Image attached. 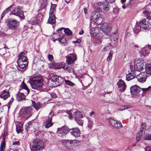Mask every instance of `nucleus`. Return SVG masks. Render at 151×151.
I'll use <instances>...</instances> for the list:
<instances>
[{
    "label": "nucleus",
    "instance_id": "obj_1",
    "mask_svg": "<svg viewBox=\"0 0 151 151\" xmlns=\"http://www.w3.org/2000/svg\"><path fill=\"white\" fill-rule=\"evenodd\" d=\"M29 82L32 88L34 89H38L43 85L42 80L39 76H35L30 78Z\"/></svg>",
    "mask_w": 151,
    "mask_h": 151
},
{
    "label": "nucleus",
    "instance_id": "obj_2",
    "mask_svg": "<svg viewBox=\"0 0 151 151\" xmlns=\"http://www.w3.org/2000/svg\"><path fill=\"white\" fill-rule=\"evenodd\" d=\"M64 79L58 75L52 76L48 81L49 86L51 87H55L63 83Z\"/></svg>",
    "mask_w": 151,
    "mask_h": 151
},
{
    "label": "nucleus",
    "instance_id": "obj_3",
    "mask_svg": "<svg viewBox=\"0 0 151 151\" xmlns=\"http://www.w3.org/2000/svg\"><path fill=\"white\" fill-rule=\"evenodd\" d=\"M24 53L22 52L18 55V59L17 63L18 66L21 68L23 69L25 68L27 65V58L24 55Z\"/></svg>",
    "mask_w": 151,
    "mask_h": 151
},
{
    "label": "nucleus",
    "instance_id": "obj_4",
    "mask_svg": "<svg viewBox=\"0 0 151 151\" xmlns=\"http://www.w3.org/2000/svg\"><path fill=\"white\" fill-rule=\"evenodd\" d=\"M44 144L41 139H36L33 141L32 148L35 151L42 150L44 148Z\"/></svg>",
    "mask_w": 151,
    "mask_h": 151
},
{
    "label": "nucleus",
    "instance_id": "obj_5",
    "mask_svg": "<svg viewBox=\"0 0 151 151\" xmlns=\"http://www.w3.org/2000/svg\"><path fill=\"white\" fill-rule=\"evenodd\" d=\"M56 6L55 4H52L49 13V18L47 23L50 24H54L56 22V17L55 15V9Z\"/></svg>",
    "mask_w": 151,
    "mask_h": 151
},
{
    "label": "nucleus",
    "instance_id": "obj_6",
    "mask_svg": "<svg viewBox=\"0 0 151 151\" xmlns=\"http://www.w3.org/2000/svg\"><path fill=\"white\" fill-rule=\"evenodd\" d=\"M91 18L96 24L99 25L101 24L104 20L102 15L96 11H94L91 13Z\"/></svg>",
    "mask_w": 151,
    "mask_h": 151
},
{
    "label": "nucleus",
    "instance_id": "obj_7",
    "mask_svg": "<svg viewBox=\"0 0 151 151\" xmlns=\"http://www.w3.org/2000/svg\"><path fill=\"white\" fill-rule=\"evenodd\" d=\"M96 6L98 10L101 12L106 13L110 9V5L104 1L98 2Z\"/></svg>",
    "mask_w": 151,
    "mask_h": 151
},
{
    "label": "nucleus",
    "instance_id": "obj_8",
    "mask_svg": "<svg viewBox=\"0 0 151 151\" xmlns=\"http://www.w3.org/2000/svg\"><path fill=\"white\" fill-rule=\"evenodd\" d=\"M32 109L31 106L24 107L20 110V113L23 117L28 119L32 115Z\"/></svg>",
    "mask_w": 151,
    "mask_h": 151
},
{
    "label": "nucleus",
    "instance_id": "obj_9",
    "mask_svg": "<svg viewBox=\"0 0 151 151\" xmlns=\"http://www.w3.org/2000/svg\"><path fill=\"white\" fill-rule=\"evenodd\" d=\"M145 63L143 60L138 59L135 61L134 67L135 70L138 71H140L144 68Z\"/></svg>",
    "mask_w": 151,
    "mask_h": 151
},
{
    "label": "nucleus",
    "instance_id": "obj_10",
    "mask_svg": "<svg viewBox=\"0 0 151 151\" xmlns=\"http://www.w3.org/2000/svg\"><path fill=\"white\" fill-rule=\"evenodd\" d=\"M151 45H148L142 48L140 51V55L142 57H145L147 56L149 54L151 53Z\"/></svg>",
    "mask_w": 151,
    "mask_h": 151
},
{
    "label": "nucleus",
    "instance_id": "obj_11",
    "mask_svg": "<svg viewBox=\"0 0 151 151\" xmlns=\"http://www.w3.org/2000/svg\"><path fill=\"white\" fill-rule=\"evenodd\" d=\"M18 23V21L16 20L10 18L8 20L7 25L9 28L13 29H16Z\"/></svg>",
    "mask_w": 151,
    "mask_h": 151
},
{
    "label": "nucleus",
    "instance_id": "obj_12",
    "mask_svg": "<svg viewBox=\"0 0 151 151\" xmlns=\"http://www.w3.org/2000/svg\"><path fill=\"white\" fill-rule=\"evenodd\" d=\"M109 122L111 125L115 129H119L122 127L121 122L115 120L112 118L109 119Z\"/></svg>",
    "mask_w": 151,
    "mask_h": 151
},
{
    "label": "nucleus",
    "instance_id": "obj_13",
    "mask_svg": "<svg viewBox=\"0 0 151 151\" xmlns=\"http://www.w3.org/2000/svg\"><path fill=\"white\" fill-rule=\"evenodd\" d=\"M101 29L107 35H109L111 30L110 25L108 23H103L101 27Z\"/></svg>",
    "mask_w": 151,
    "mask_h": 151
},
{
    "label": "nucleus",
    "instance_id": "obj_14",
    "mask_svg": "<svg viewBox=\"0 0 151 151\" xmlns=\"http://www.w3.org/2000/svg\"><path fill=\"white\" fill-rule=\"evenodd\" d=\"M12 12L14 14L17 16H19L21 19H24V16L23 13L20 8L18 6L16 8L14 9L12 11Z\"/></svg>",
    "mask_w": 151,
    "mask_h": 151
},
{
    "label": "nucleus",
    "instance_id": "obj_15",
    "mask_svg": "<svg viewBox=\"0 0 151 151\" xmlns=\"http://www.w3.org/2000/svg\"><path fill=\"white\" fill-rule=\"evenodd\" d=\"M130 92L132 95H138L141 91V88L135 85L131 87L130 88Z\"/></svg>",
    "mask_w": 151,
    "mask_h": 151
},
{
    "label": "nucleus",
    "instance_id": "obj_16",
    "mask_svg": "<svg viewBox=\"0 0 151 151\" xmlns=\"http://www.w3.org/2000/svg\"><path fill=\"white\" fill-rule=\"evenodd\" d=\"M145 72H141L137 76L138 81L141 83H144L146 80L147 76Z\"/></svg>",
    "mask_w": 151,
    "mask_h": 151
},
{
    "label": "nucleus",
    "instance_id": "obj_17",
    "mask_svg": "<svg viewBox=\"0 0 151 151\" xmlns=\"http://www.w3.org/2000/svg\"><path fill=\"white\" fill-rule=\"evenodd\" d=\"M68 132L75 137H78L80 134V131L78 128H72L69 129Z\"/></svg>",
    "mask_w": 151,
    "mask_h": 151
},
{
    "label": "nucleus",
    "instance_id": "obj_18",
    "mask_svg": "<svg viewBox=\"0 0 151 151\" xmlns=\"http://www.w3.org/2000/svg\"><path fill=\"white\" fill-rule=\"evenodd\" d=\"M68 127L64 126L58 129V132L60 136L65 135L68 132Z\"/></svg>",
    "mask_w": 151,
    "mask_h": 151
},
{
    "label": "nucleus",
    "instance_id": "obj_19",
    "mask_svg": "<svg viewBox=\"0 0 151 151\" xmlns=\"http://www.w3.org/2000/svg\"><path fill=\"white\" fill-rule=\"evenodd\" d=\"M117 85L118 87L120 88V91L121 92H123L125 90L126 85L125 83L122 80H119L117 82Z\"/></svg>",
    "mask_w": 151,
    "mask_h": 151
},
{
    "label": "nucleus",
    "instance_id": "obj_20",
    "mask_svg": "<svg viewBox=\"0 0 151 151\" xmlns=\"http://www.w3.org/2000/svg\"><path fill=\"white\" fill-rule=\"evenodd\" d=\"M52 116L53 115L52 114L51 112L49 114L48 120H46L45 122L46 125L45 127L46 128H48L51 126L53 124V123L51 122Z\"/></svg>",
    "mask_w": 151,
    "mask_h": 151
},
{
    "label": "nucleus",
    "instance_id": "obj_21",
    "mask_svg": "<svg viewBox=\"0 0 151 151\" xmlns=\"http://www.w3.org/2000/svg\"><path fill=\"white\" fill-rule=\"evenodd\" d=\"M66 62L68 64H71L74 62L76 59L75 55L71 54L70 56H66Z\"/></svg>",
    "mask_w": 151,
    "mask_h": 151
},
{
    "label": "nucleus",
    "instance_id": "obj_22",
    "mask_svg": "<svg viewBox=\"0 0 151 151\" xmlns=\"http://www.w3.org/2000/svg\"><path fill=\"white\" fill-rule=\"evenodd\" d=\"M111 42L114 44H116L118 39V36L117 34L114 33L110 37Z\"/></svg>",
    "mask_w": 151,
    "mask_h": 151
},
{
    "label": "nucleus",
    "instance_id": "obj_23",
    "mask_svg": "<svg viewBox=\"0 0 151 151\" xmlns=\"http://www.w3.org/2000/svg\"><path fill=\"white\" fill-rule=\"evenodd\" d=\"M9 96V91L7 90H4L2 92V93L0 95V98L5 100Z\"/></svg>",
    "mask_w": 151,
    "mask_h": 151
},
{
    "label": "nucleus",
    "instance_id": "obj_24",
    "mask_svg": "<svg viewBox=\"0 0 151 151\" xmlns=\"http://www.w3.org/2000/svg\"><path fill=\"white\" fill-rule=\"evenodd\" d=\"M73 116L75 118V120L78 119L80 118L83 117V116L81 112L79 111H77L74 112Z\"/></svg>",
    "mask_w": 151,
    "mask_h": 151
},
{
    "label": "nucleus",
    "instance_id": "obj_25",
    "mask_svg": "<svg viewBox=\"0 0 151 151\" xmlns=\"http://www.w3.org/2000/svg\"><path fill=\"white\" fill-rule=\"evenodd\" d=\"M136 75L135 73H130L126 75V80L127 81H129L134 78Z\"/></svg>",
    "mask_w": 151,
    "mask_h": 151
},
{
    "label": "nucleus",
    "instance_id": "obj_26",
    "mask_svg": "<svg viewBox=\"0 0 151 151\" xmlns=\"http://www.w3.org/2000/svg\"><path fill=\"white\" fill-rule=\"evenodd\" d=\"M25 98V95L22 93H18L16 96L17 100L18 101H21L23 100Z\"/></svg>",
    "mask_w": 151,
    "mask_h": 151
},
{
    "label": "nucleus",
    "instance_id": "obj_27",
    "mask_svg": "<svg viewBox=\"0 0 151 151\" xmlns=\"http://www.w3.org/2000/svg\"><path fill=\"white\" fill-rule=\"evenodd\" d=\"M143 13L145 17H146L147 19L151 20V10L144 12Z\"/></svg>",
    "mask_w": 151,
    "mask_h": 151
},
{
    "label": "nucleus",
    "instance_id": "obj_28",
    "mask_svg": "<svg viewBox=\"0 0 151 151\" xmlns=\"http://www.w3.org/2000/svg\"><path fill=\"white\" fill-rule=\"evenodd\" d=\"M63 68L69 72L74 73L73 68L71 66V65H68L67 66L64 65Z\"/></svg>",
    "mask_w": 151,
    "mask_h": 151
},
{
    "label": "nucleus",
    "instance_id": "obj_29",
    "mask_svg": "<svg viewBox=\"0 0 151 151\" xmlns=\"http://www.w3.org/2000/svg\"><path fill=\"white\" fill-rule=\"evenodd\" d=\"M151 25L150 24H145L143 25H140L141 27L142 31H147L150 28Z\"/></svg>",
    "mask_w": 151,
    "mask_h": 151
},
{
    "label": "nucleus",
    "instance_id": "obj_30",
    "mask_svg": "<svg viewBox=\"0 0 151 151\" xmlns=\"http://www.w3.org/2000/svg\"><path fill=\"white\" fill-rule=\"evenodd\" d=\"M140 30H142L141 27L140 26L139 24H136L134 29V32L136 34L138 33Z\"/></svg>",
    "mask_w": 151,
    "mask_h": 151
},
{
    "label": "nucleus",
    "instance_id": "obj_31",
    "mask_svg": "<svg viewBox=\"0 0 151 151\" xmlns=\"http://www.w3.org/2000/svg\"><path fill=\"white\" fill-rule=\"evenodd\" d=\"M23 127V124L21 123H19L18 125H16V130L18 133L20 132L22 130Z\"/></svg>",
    "mask_w": 151,
    "mask_h": 151
},
{
    "label": "nucleus",
    "instance_id": "obj_32",
    "mask_svg": "<svg viewBox=\"0 0 151 151\" xmlns=\"http://www.w3.org/2000/svg\"><path fill=\"white\" fill-rule=\"evenodd\" d=\"M55 68L58 69L61 68H63L64 63V62H62L61 63H56L54 64V65Z\"/></svg>",
    "mask_w": 151,
    "mask_h": 151
},
{
    "label": "nucleus",
    "instance_id": "obj_33",
    "mask_svg": "<svg viewBox=\"0 0 151 151\" xmlns=\"http://www.w3.org/2000/svg\"><path fill=\"white\" fill-rule=\"evenodd\" d=\"M146 74H151V64L147 65L145 68Z\"/></svg>",
    "mask_w": 151,
    "mask_h": 151
},
{
    "label": "nucleus",
    "instance_id": "obj_34",
    "mask_svg": "<svg viewBox=\"0 0 151 151\" xmlns=\"http://www.w3.org/2000/svg\"><path fill=\"white\" fill-rule=\"evenodd\" d=\"M61 36V33L58 32L54 33L53 34L52 37V38L55 40L58 39L60 38V37Z\"/></svg>",
    "mask_w": 151,
    "mask_h": 151
},
{
    "label": "nucleus",
    "instance_id": "obj_35",
    "mask_svg": "<svg viewBox=\"0 0 151 151\" xmlns=\"http://www.w3.org/2000/svg\"><path fill=\"white\" fill-rule=\"evenodd\" d=\"M32 105L36 110H38L41 107V105L39 103H35L32 101Z\"/></svg>",
    "mask_w": 151,
    "mask_h": 151
},
{
    "label": "nucleus",
    "instance_id": "obj_36",
    "mask_svg": "<svg viewBox=\"0 0 151 151\" xmlns=\"http://www.w3.org/2000/svg\"><path fill=\"white\" fill-rule=\"evenodd\" d=\"M71 141L70 140H65L63 141L62 144L65 147H68L71 144Z\"/></svg>",
    "mask_w": 151,
    "mask_h": 151
},
{
    "label": "nucleus",
    "instance_id": "obj_37",
    "mask_svg": "<svg viewBox=\"0 0 151 151\" xmlns=\"http://www.w3.org/2000/svg\"><path fill=\"white\" fill-rule=\"evenodd\" d=\"M92 31H93L94 32H93V35H96L98 36V35H99V30H100L99 28L96 27L92 29Z\"/></svg>",
    "mask_w": 151,
    "mask_h": 151
},
{
    "label": "nucleus",
    "instance_id": "obj_38",
    "mask_svg": "<svg viewBox=\"0 0 151 151\" xmlns=\"http://www.w3.org/2000/svg\"><path fill=\"white\" fill-rule=\"evenodd\" d=\"M59 41L61 44L64 45L66 43V39L63 37H61L58 40Z\"/></svg>",
    "mask_w": 151,
    "mask_h": 151
},
{
    "label": "nucleus",
    "instance_id": "obj_39",
    "mask_svg": "<svg viewBox=\"0 0 151 151\" xmlns=\"http://www.w3.org/2000/svg\"><path fill=\"white\" fill-rule=\"evenodd\" d=\"M142 131H140L136 135V139L137 141H139L141 139L142 136L143 134V133L142 132Z\"/></svg>",
    "mask_w": 151,
    "mask_h": 151
},
{
    "label": "nucleus",
    "instance_id": "obj_40",
    "mask_svg": "<svg viewBox=\"0 0 151 151\" xmlns=\"http://www.w3.org/2000/svg\"><path fill=\"white\" fill-rule=\"evenodd\" d=\"M22 87L24 89L27 91V94H28L29 92V89L24 81H23L22 83Z\"/></svg>",
    "mask_w": 151,
    "mask_h": 151
},
{
    "label": "nucleus",
    "instance_id": "obj_41",
    "mask_svg": "<svg viewBox=\"0 0 151 151\" xmlns=\"http://www.w3.org/2000/svg\"><path fill=\"white\" fill-rule=\"evenodd\" d=\"M146 19H144L142 20L139 23V25H145V24H149L148 21H147Z\"/></svg>",
    "mask_w": 151,
    "mask_h": 151
},
{
    "label": "nucleus",
    "instance_id": "obj_42",
    "mask_svg": "<svg viewBox=\"0 0 151 151\" xmlns=\"http://www.w3.org/2000/svg\"><path fill=\"white\" fill-rule=\"evenodd\" d=\"M113 55V51L111 50L110 51L109 55L107 58V61H110L111 60Z\"/></svg>",
    "mask_w": 151,
    "mask_h": 151
},
{
    "label": "nucleus",
    "instance_id": "obj_43",
    "mask_svg": "<svg viewBox=\"0 0 151 151\" xmlns=\"http://www.w3.org/2000/svg\"><path fill=\"white\" fill-rule=\"evenodd\" d=\"M65 82L67 84L71 86H73L75 85L73 83L68 80H65Z\"/></svg>",
    "mask_w": 151,
    "mask_h": 151
},
{
    "label": "nucleus",
    "instance_id": "obj_44",
    "mask_svg": "<svg viewBox=\"0 0 151 151\" xmlns=\"http://www.w3.org/2000/svg\"><path fill=\"white\" fill-rule=\"evenodd\" d=\"M64 32L65 33L69 35H71L72 34V32L68 28H65Z\"/></svg>",
    "mask_w": 151,
    "mask_h": 151
},
{
    "label": "nucleus",
    "instance_id": "obj_45",
    "mask_svg": "<svg viewBox=\"0 0 151 151\" xmlns=\"http://www.w3.org/2000/svg\"><path fill=\"white\" fill-rule=\"evenodd\" d=\"M5 141H1V144L0 148L1 151L3 150L5 147Z\"/></svg>",
    "mask_w": 151,
    "mask_h": 151
},
{
    "label": "nucleus",
    "instance_id": "obj_46",
    "mask_svg": "<svg viewBox=\"0 0 151 151\" xmlns=\"http://www.w3.org/2000/svg\"><path fill=\"white\" fill-rule=\"evenodd\" d=\"M146 125L145 124H142L141 126L140 130V131H142V133H144V130L145 129Z\"/></svg>",
    "mask_w": 151,
    "mask_h": 151
},
{
    "label": "nucleus",
    "instance_id": "obj_47",
    "mask_svg": "<svg viewBox=\"0 0 151 151\" xmlns=\"http://www.w3.org/2000/svg\"><path fill=\"white\" fill-rule=\"evenodd\" d=\"M32 123L31 122H29L27 125H26L25 127V129L27 131H28L29 130V128L32 127Z\"/></svg>",
    "mask_w": 151,
    "mask_h": 151
},
{
    "label": "nucleus",
    "instance_id": "obj_48",
    "mask_svg": "<svg viewBox=\"0 0 151 151\" xmlns=\"http://www.w3.org/2000/svg\"><path fill=\"white\" fill-rule=\"evenodd\" d=\"M145 140H151V134H147L145 135L144 138Z\"/></svg>",
    "mask_w": 151,
    "mask_h": 151
},
{
    "label": "nucleus",
    "instance_id": "obj_49",
    "mask_svg": "<svg viewBox=\"0 0 151 151\" xmlns=\"http://www.w3.org/2000/svg\"><path fill=\"white\" fill-rule=\"evenodd\" d=\"M75 120L77 122L78 124L79 125L81 126H83V121L80 119H76Z\"/></svg>",
    "mask_w": 151,
    "mask_h": 151
},
{
    "label": "nucleus",
    "instance_id": "obj_50",
    "mask_svg": "<svg viewBox=\"0 0 151 151\" xmlns=\"http://www.w3.org/2000/svg\"><path fill=\"white\" fill-rule=\"evenodd\" d=\"M14 100L13 98H12L7 104L8 108L9 109L10 107V105L12 103Z\"/></svg>",
    "mask_w": 151,
    "mask_h": 151
},
{
    "label": "nucleus",
    "instance_id": "obj_51",
    "mask_svg": "<svg viewBox=\"0 0 151 151\" xmlns=\"http://www.w3.org/2000/svg\"><path fill=\"white\" fill-rule=\"evenodd\" d=\"M151 88L150 86H149L148 88H141V91H142L143 92L146 93V92L148 91L150 88Z\"/></svg>",
    "mask_w": 151,
    "mask_h": 151
},
{
    "label": "nucleus",
    "instance_id": "obj_52",
    "mask_svg": "<svg viewBox=\"0 0 151 151\" xmlns=\"http://www.w3.org/2000/svg\"><path fill=\"white\" fill-rule=\"evenodd\" d=\"M47 58L49 60L51 61H53L54 59L53 56L52 55H50V54H49L48 55Z\"/></svg>",
    "mask_w": 151,
    "mask_h": 151
},
{
    "label": "nucleus",
    "instance_id": "obj_53",
    "mask_svg": "<svg viewBox=\"0 0 151 151\" xmlns=\"http://www.w3.org/2000/svg\"><path fill=\"white\" fill-rule=\"evenodd\" d=\"M13 5H12L9 6V7H8L7 8H6L5 10H4L7 13L8 12H9L10 11L11 9H10L11 8L12 6Z\"/></svg>",
    "mask_w": 151,
    "mask_h": 151
},
{
    "label": "nucleus",
    "instance_id": "obj_54",
    "mask_svg": "<svg viewBox=\"0 0 151 151\" xmlns=\"http://www.w3.org/2000/svg\"><path fill=\"white\" fill-rule=\"evenodd\" d=\"M113 12L115 14H117L119 13V10L117 9H114L113 10Z\"/></svg>",
    "mask_w": 151,
    "mask_h": 151
},
{
    "label": "nucleus",
    "instance_id": "obj_55",
    "mask_svg": "<svg viewBox=\"0 0 151 151\" xmlns=\"http://www.w3.org/2000/svg\"><path fill=\"white\" fill-rule=\"evenodd\" d=\"M20 143L19 141L15 142L12 143V145H19Z\"/></svg>",
    "mask_w": 151,
    "mask_h": 151
},
{
    "label": "nucleus",
    "instance_id": "obj_56",
    "mask_svg": "<svg viewBox=\"0 0 151 151\" xmlns=\"http://www.w3.org/2000/svg\"><path fill=\"white\" fill-rule=\"evenodd\" d=\"M68 114L69 115V118L70 119H71L73 118V116L72 114L70 113V111H69L68 113Z\"/></svg>",
    "mask_w": 151,
    "mask_h": 151
},
{
    "label": "nucleus",
    "instance_id": "obj_57",
    "mask_svg": "<svg viewBox=\"0 0 151 151\" xmlns=\"http://www.w3.org/2000/svg\"><path fill=\"white\" fill-rule=\"evenodd\" d=\"M7 12H6V11H4L1 14V19L3 18V17L4 16V15L6 14V13Z\"/></svg>",
    "mask_w": 151,
    "mask_h": 151
},
{
    "label": "nucleus",
    "instance_id": "obj_58",
    "mask_svg": "<svg viewBox=\"0 0 151 151\" xmlns=\"http://www.w3.org/2000/svg\"><path fill=\"white\" fill-rule=\"evenodd\" d=\"M109 49L108 47H105L103 49L102 51H107Z\"/></svg>",
    "mask_w": 151,
    "mask_h": 151
},
{
    "label": "nucleus",
    "instance_id": "obj_59",
    "mask_svg": "<svg viewBox=\"0 0 151 151\" xmlns=\"http://www.w3.org/2000/svg\"><path fill=\"white\" fill-rule=\"evenodd\" d=\"M107 2L109 3H112L114 1V0H105Z\"/></svg>",
    "mask_w": 151,
    "mask_h": 151
},
{
    "label": "nucleus",
    "instance_id": "obj_60",
    "mask_svg": "<svg viewBox=\"0 0 151 151\" xmlns=\"http://www.w3.org/2000/svg\"><path fill=\"white\" fill-rule=\"evenodd\" d=\"M126 109V107L125 106H122L120 108V110H123Z\"/></svg>",
    "mask_w": 151,
    "mask_h": 151
},
{
    "label": "nucleus",
    "instance_id": "obj_61",
    "mask_svg": "<svg viewBox=\"0 0 151 151\" xmlns=\"http://www.w3.org/2000/svg\"><path fill=\"white\" fill-rule=\"evenodd\" d=\"M8 135V133L6 131H5L3 134V136L6 137Z\"/></svg>",
    "mask_w": 151,
    "mask_h": 151
},
{
    "label": "nucleus",
    "instance_id": "obj_62",
    "mask_svg": "<svg viewBox=\"0 0 151 151\" xmlns=\"http://www.w3.org/2000/svg\"><path fill=\"white\" fill-rule=\"evenodd\" d=\"M94 112L93 111H92L90 114V116H92L94 114Z\"/></svg>",
    "mask_w": 151,
    "mask_h": 151
},
{
    "label": "nucleus",
    "instance_id": "obj_63",
    "mask_svg": "<svg viewBox=\"0 0 151 151\" xmlns=\"http://www.w3.org/2000/svg\"><path fill=\"white\" fill-rule=\"evenodd\" d=\"M145 150L146 151H151V149H150L147 147H146Z\"/></svg>",
    "mask_w": 151,
    "mask_h": 151
},
{
    "label": "nucleus",
    "instance_id": "obj_64",
    "mask_svg": "<svg viewBox=\"0 0 151 151\" xmlns=\"http://www.w3.org/2000/svg\"><path fill=\"white\" fill-rule=\"evenodd\" d=\"M84 12L85 14H86L87 13V10L86 8H85L84 9Z\"/></svg>",
    "mask_w": 151,
    "mask_h": 151
}]
</instances>
